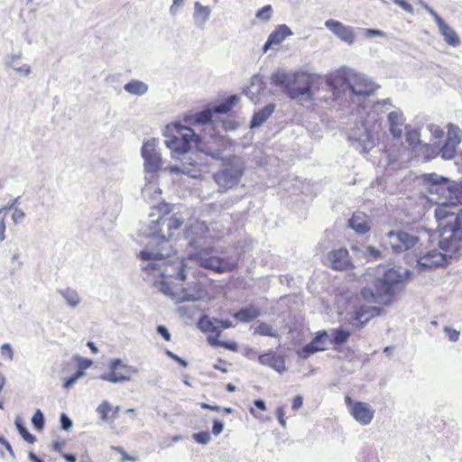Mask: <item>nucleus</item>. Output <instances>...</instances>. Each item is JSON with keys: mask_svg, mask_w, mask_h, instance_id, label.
<instances>
[{"mask_svg": "<svg viewBox=\"0 0 462 462\" xmlns=\"http://www.w3.org/2000/svg\"><path fill=\"white\" fill-rule=\"evenodd\" d=\"M429 193L428 200L437 205L435 217L439 231L441 252L430 251L418 261L421 269L440 266L458 256L462 241V185L457 186L448 179L436 173L420 177Z\"/></svg>", "mask_w": 462, "mask_h": 462, "instance_id": "nucleus-1", "label": "nucleus"}, {"mask_svg": "<svg viewBox=\"0 0 462 462\" xmlns=\"http://www.w3.org/2000/svg\"><path fill=\"white\" fill-rule=\"evenodd\" d=\"M162 242V248H155L152 243L146 245L145 248L139 253V257L147 262L143 269L153 277L162 278L161 282H155L160 291L166 282L170 287H173L172 283L175 281L184 282L187 272L190 269L188 268L184 259L175 256L176 250L171 244L163 239Z\"/></svg>", "mask_w": 462, "mask_h": 462, "instance_id": "nucleus-2", "label": "nucleus"}, {"mask_svg": "<svg viewBox=\"0 0 462 462\" xmlns=\"http://www.w3.org/2000/svg\"><path fill=\"white\" fill-rule=\"evenodd\" d=\"M169 211V205L154 208L142 223L139 231L141 236L150 238L147 245L152 243L155 248H162V239L171 244L170 238L180 229L184 219L179 214L170 215Z\"/></svg>", "mask_w": 462, "mask_h": 462, "instance_id": "nucleus-3", "label": "nucleus"}, {"mask_svg": "<svg viewBox=\"0 0 462 462\" xmlns=\"http://www.w3.org/2000/svg\"><path fill=\"white\" fill-rule=\"evenodd\" d=\"M410 270L402 267H393L377 277L374 287H365L360 291V297L369 302L383 305L393 303L403 287V282L409 278Z\"/></svg>", "mask_w": 462, "mask_h": 462, "instance_id": "nucleus-4", "label": "nucleus"}, {"mask_svg": "<svg viewBox=\"0 0 462 462\" xmlns=\"http://www.w3.org/2000/svg\"><path fill=\"white\" fill-rule=\"evenodd\" d=\"M204 228L202 223H197L191 226L189 231H187L186 237L189 238V245L191 248L188 254V260L217 273L233 271L236 266L235 262L212 254L213 248L207 245L206 236H203Z\"/></svg>", "mask_w": 462, "mask_h": 462, "instance_id": "nucleus-5", "label": "nucleus"}, {"mask_svg": "<svg viewBox=\"0 0 462 462\" xmlns=\"http://www.w3.org/2000/svg\"><path fill=\"white\" fill-rule=\"evenodd\" d=\"M272 83L281 88L291 99H311V77L305 73L286 72L278 69L273 73Z\"/></svg>", "mask_w": 462, "mask_h": 462, "instance_id": "nucleus-6", "label": "nucleus"}, {"mask_svg": "<svg viewBox=\"0 0 462 462\" xmlns=\"http://www.w3.org/2000/svg\"><path fill=\"white\" fill-rule=\"evenodd\" d=\"M164 136V143L171 150L172 158L189 152L199 142V135L193 129L180 124L168 125Z\"/></svg>", "mask_w": 462, "mask_h": 462, "instance_id": "nucleus-7", "label": "nucleus"}, {"mask_svg": "<svg viewBox=\"0 0 462 462\" xmlns=\"http://www.w3.org/2000/svg\"><path fill=\"white\" fill-rule=\"evenodd\" d=\"M388 242L393 251L395 253H402L411 249H415L418 251L417 254V264L416 267L420 272H426L428 270L432 269L434 266L427 267L425 270H422L420 264L418 263L419 259L421 255L425 254L427 251H423L420 249V246L422 245L423 237L429 240L428 234L423 231L421 235H417L415 233L406 232L402 230L398 231H390L386 234ZM430 250H428L430 252ZM435 251V249L433 250ZM436 252H439L436 250Z\"/></svg>", "mask_w": 462, "mask_h": 462, "instance_id": "nucleus-8", "label": "nucleus"}, {"mask_svg": "<svg viewBox=\"0 0 462 462\" xmlns=\"http://www.w3.org/2000/svg\"><path fill=\"white\" fill-rule=\"evenodd\" d=\"M380 126L372 116L369 119H363L360 125H356L349 135L352 145L362 152H368L379 143Z\"/></svg>", "mask_w": 462, "mask_h": 462, "instance_id": "nucleus-9", "label": "nucleus"}, {"mask_svg": "<svg viewBox=\"0 0 462 462\" xmlns=\"http://www.w3.org/2000/svg\"><path fill=\"white\" fill-rule=\"evenodd\" d=\"M159 140L151 138L143 142L141 155L143 160L145 180L152 183L156 180L157 173L162 170L163 161L159 147Z\"/></svg>", "mask_w": 462, "mask_h": 462, "instance_id": "nucleus-10", "label": "nucleus"}, {"mask_svg": "<svg viewBox=\"0 0 462 462\" xmlns=\"http://www.w3.org/2000/svg\"><path fill=\"white\" fill-rule=\"evenodd\" d=\"M243 174L244 166L241 159L230 156L226 162L222 163L221 168L213 175V178L219 190L226 192L239 183Z\"/></svg>", "mask_w": 462, "mask_h": 462, "instance_id": "nucleus-11", "label": "nucleus"}, {"mask_svg": "<svg viewBox=\"0 0 462 462\" xmlns=\"http://www.w3.org/2000/svg\"><path fill=\"white\" fill-rule=\"evenodd\" d=\"M340 74L344 85H346L351 95L357 97L371 96L378 88V86L369 77L353 69H342Z\"/></svg>", "mask_w": 462, "mask_h": 462, "instance_id": "nucleus-12", "label": "nucleus"}, {"mask_svg": "<svg viewBox=\"0 0 462 462\" xmlns=\"http://www.w3.org/2000/svg\"><path fill=\"white\" fill-rule=\"evenodd\" d=\"M108 367L110 372L101 374L99 379L112 383L129 382L132 380V375L139 374L137 367L124 363L120 358L112 359Z\"/></svg>", "mask_w": 462, "mask_h": 462, "instance_id": "nucleus-13", "label": "nucleus"}, {"mask_svg": "<svg viewBox=\"0 0 462 462\" xmlns=\"http://www.w3.org/2000/svg\"><path fill=\"white\" fill-rule=\"evenodd\" d=\"M383 309L366 305H356L348 313V322L356 328H362L371 319L382 315Z\"/></svg>", "mask_w": 462, "mask_h": 462, "instance_id": "nucleus-14", "label": "nucleus"}, {"mask_svg": "<svg viewBox=\"0 0 462 462\" xmlns=\"http://www.w3.org/2000/svg\"><path fill=\"white\" fill-rule=\"evenodd\" d=\"M161 291L164 294L169 295L174 300L180 301H196L202 297V291L197 288L190 289H175L170 287L169 284H163L161 288Z\"/></svg>", "mask_w": 462, "mask_h": 462, "instance_id": "nucleus-15", "label": "nucleus"}, {"mask_svg": "<svg viewBox=\"0 0 462 462\" xmlns=\"http://www.w3.org/2000/svg\"><path fill=\"white\" fill-rule=\"evenodd\" d=\"M389 132L394 139H401L404 130H407L403 112L400 108H393L387 114Z\"/></svg>", "mask_w": 462, "mask_h": 462, "instance_id": "nucleus-16", "label": "nucleus"}, {"mask_svg": "<svg viewBox=\"0 0 462 462\" xmlns=\"http://www.w3.org/2000/svg\"><path fill=\"white\" fill-rule=\"evenodd\" d=\"M325 26L341 41L348 44H352L355 42L356 37L353 27L346 26L333 19L327 20Z\"/></svg>", "mask_w": 462, "mask_h": 462, "instance_id": "nucleus-17", "label": "nucleus"}, {"mask_svg": "<svg viewBox=\"0 0 462 462\" xmlns=\"http://www.w3.org/2000/svg\"><path fill=\"white\" fill-rule=\"evenodd\" d=\"M350 413L360 424L368 425L374 418V411L366 402H356L350 408Z\"/></svg>", "mask_w": 462, "mask_h": 462, "instance_id": "nucleus-18", "label": "nucleus"}, {"mask_svg": "<svg viewBox=\"0 0 462 462\" xmlns=\"http://www.w3.org/2000/svg\"><path fill=\"white\" fill-rule=\"evenodd\" d=\"M328 337V335L327 331L322 330L318 332L317 336L309 344L303 346L300 356L302 358H308L311 354L325 350Z\"/></svg>", "mask_w": 462, "mask_h": 462, "instance_id": "nucleus-19", "label": "nucleus"}, {"mask_svg": "<svg viewBox=\"0 0 462 462\" xmlns=\"http://www.w3.org/2000/svg\"><path fill=\"white\" fill-rule=\"evenodd\" d=\"M23 57L22 51L14 54H7L4 58L3 64L5 69H12L14 72L27 78L31 74V67L28 64L19 66L17 63Z\"/></svg>", "mask_w": 462, "mask_h": 462, "instance_id": "nucleus-20", "label": "nucleus"}, {"mask_svg": "<svg viewBox=\"0 0 462 462\" xmlns=\"http://www.w3.org/2000/svg\"><path fill=\"white\" fill-rule=\"evenodd\" d=\"M393 108H394V106L390 98L378 100L373 104L364 119H369V117L372 116L373 119L382 126L380 115L383 113L388 114Z\"/></svg>", "mask_w": 462, "mask_h": 462, "instance_id": "nucleus-21", "label": "nucleus"}, {"mask_svg": "<svg viewBox=\"0 0 462 462\" xmlns=\"http://www.w3.org/2000/svg\"><path fill=\"white\" fill-rule=\"evenodd\" d=\"M265 89L266 87L263 80V77L256 74L252 77L251 84L245 90V93L252 102L257 103L260 100V97L264 95Z\"/></svg>", "mask_w": 462, "mask_h": 462, "instance_id": "nucleus-22", "label": "nucleus"}, {"mask_svg": "<svg viewBox=\"0 0 462 462\" xmlns=\"http://www.w3.org/2000/svg\"><path fill=\"white\" fill-rule=\"evenodd\" d=\"M328 257L331 267L335 270H345L350 264L348 251L345 248H339L330 252Z\"/></svg>", "mask_w": 462, "mask_h": 462, "instance_id": "nucleus-23", "label": "nucleus"}, {"mask_svg": "<svg viewBox=\"0 0 462 462\" xmlns=\"http://www.w3.org/2000/svg\"><path fill=\"white\" fill-rule=\"evenodd\" d=\"M211 15V8L203 5L200 2L194 3L193 23L199 29H203L208 22Z\"/></svg>", "mask_w": 462, "mask_h": 462, "instance_id": "nucleus-24", "label": "nucleus"}, {"mask_svg": "<svg viewBox=\"0 0 462 462\" xmlns=\"http://www.w3.org/2000/svg\"><path fill=\"white\" fill-rule=\"evenodd\" d=\"M348 226L359 234H365L371 228L367 216L361 212L353 214L348 220Z\"/></svg>", "mask_w": 462, "mask_h": 462, "instance_id": "nucleus-25", "label": "nucleus"}, {"mask_svg": "<svg viewBox=\"0 0 462 462\" xmlns=\"http://www.w3.org/2000/svg\"><path fill=\"white\" fill-rule=\"evenodd\" d=\"M258 360L262 365H268L279 373L285 371V363L283 358L273 353L261 355Z\"/></svg>", "mask_w": 462, "mask_h": 462, "instance_id": "nucleus-26", "label": "nucleus"}, {"mask_svg": "<svg viewBox=\"0 0 462 462\" xmlns=\"http://www.w3.org/2000/svg\"><path fill=\"white\" fill-rule=\"evenodd\" d=\"M275 108L274 104H268L263 109L255 112L250 122L251 128H256L261 126L273 113Z\"/></svg>", "mask_w": 462, "mask_h": 462, "instance_id": "nucleus-27", "label": "nucleus"}, {"mask_svg": "<svg viewBox=\"0 0 462 462\" xmlns=\"http://www.w3.org/2000/svg\"><path fill=\"white\" fill-rule=\"evenodd\" d=\"M261 314L259 308L250 305L242 308L240 310L234 314V317L241 322H249L254 319L259 317Z\"/></svg>", "mask_w": 462, "mask_h": 462, "instance_id": "nucleus-28", "label": "nucleus"}, {"mask_svg": "<svg viewBox=\"0 0 462 462\" xmlns=\"http://www.w3.org/2000/svg\"><path fill=\"white\" fill-rule=\"evenodd\" d=\"M124 89L129 94L141 97L147 93L149 87L143 81L133 79L124 86Z\"/></svg>", "mask_w": 462, "mask_h": 462, "instance_id": "nucleus-29", "label": "nucleus"}, {"mask_svg": "<svg viewBox=\"0 0 462 462\" xmlns=\"http://www.w3.org/2000/svg\"><path fill=\"white\" fill-rule=\"evenodd\" d=\"M239 101V97L232 95L224 99L220 104L213 106L215 114H226L229 112Z\"/></svg>", "mask_w": 462, "mask_h": 462, "instance_id": "nucleus-30", "label": "nucleus"}, {"mask_svg": "<svg viewBox=\"0 0 462 462\" xmlns=\"http://www.w3.org/2000/svg\"><path fill=\"white\" fill-rule=\"evenodd\" d=\"M291 30L286 24H281L270 35V42L281 43L287 36L292 35Z\"/></svg>", "mask_w": 462, "mask_h": 462, "instance_id": "nucleus-31", "label": "nucleus"}, {"mask_svg": "<svg viewBox=\"0 0 462 462\" xmlns=\"http://www.w3.org/2000/svg\"><path fill=\"white\" fill-rule=\"evenodd\" d=\"M440 33L443 35L446 42L453 47H457L460 43L459 37L457 33L448 24L439 30Z\"/></svg>", "mask_w": 462, "mask_h": 462, "instance_id": "nucleus-32", "label": "nucleus"}, {"mask_svg": "<svg viewBox=\"0 0 462 462\" xmlns=\"http://www.w3.org/2000/svg\"><path fill=\"white\" fill-rule=\"evenodd\" d=\"M58 292L65 299L68 305L76 308L80 302V297L78 292L70 288L59 290Z\"/></svg>", "mask_w": 462, "mask_h": 462, "instance_id": "nucleus-33", "label": "nucleus"}, {"mask_svg": "<svg viewBox=\"0 0 462 462\" xmlns=\"http://www.w3.org/2000/svg\"><path fill=\"white\" fill-rule=\"evenodd\" d=\"M14 425L19 431L21 437L27 441L28 443H34L36 440V438L31 434L26 427L23 425V421L20 417H16L14 420Z\"/></svg>", "mask_w": 462, "mask_h": 462, "instance_id": "nucleus-34", "label": "nucleus"}, {"mask_svg": "<svg viewBox=\"0 0 462 462\" xmlns=\"http://www.w3.org/2000/svg\"><path fill=\"white\" fill-rule=\"evenodd\" d=\"M191 165H192V163H189V165H186V164L171 165V166H167V167H164V168L162 167V171H163L165 172H170V173H172V174L190 175L191 177L195 178L196 175L191 173V169H190Z\"/></svg>", "mask_w": 462, "mask_h": 462, "instance_id": "nucleus-35", "label": "nucleus"}, {"mask_svg": "<svg viewBox=\"0 0 462 462\" xmlns=\"http://www.w3.org/2000/svg\"><path fill=\"white\" fill-rule=\"evenodd\" d=\"M456 147L457 144L452 143V142L446 141L443 146L438 150V154H440L441 158L444 160H451L455 157Z\"/></svg>", "mask_w": 462, "mask_h": 462, "instance_id": "nucleus-36", "label": "nucleus"}, {"mask_svg": "<svg viewBox=\"0 0 462 462\" xmlns=\"http://www.w3.org/2000/svg\"><path fill=\"white\" fill-rule=\"evenodd\" d=\"M254 334H258L260 336H268L272 337H277L279 336L277 330L273 329L272 326L264 322H261L254 328Z\"/></svg>", "mask_w": 462, "mask_h": 462, "instance_id": "nucleus-37", "label": "nucleus"}, {"mask_svg": "<svg viewBox=\"0 0 462 462\" xmlns=\"http://www.w3.org/2000/svg\"><path fill=\"white\" fill-rule=\"evenodd\" d=\"M447 141L457 145L462 141V131L457 125L450 124L448 125Z\"/></svg>", "mask_w": 462, "mask_h": 462, "instance_id": "nucleus-38", "label": "nucleus"}, {"mask_svg": "<svg viewBox=\"0 0 462 462\" xmlns=\"http://www.w3.org/2000/svg\"><path fill=\"white\" fill-rule=\"evenodd\" d=\"M332 343L336 345H342L346 343L350 337V333L342 328H337L332 331Z\"/></svg>", "mask_w": 462, "mask_h": 462, "instance_id": "nucleus-39", "label": "nucleus"}, {"mask_svg": "<svg viewBox=\"0 0 462 462\" xmlns=\"http://www.w3.org/2000/svg\"><path fill=\"white\" fill-rule=\"evenodd\" d=\"M213 114H215L213 111V107L205 109L204 111L197 113L194 116V121L199 125L210 123Z\"/></svg>", "mask_w": 462, "mask_h": 462, "instance_id": "nucleus-40", "label": "nucleus"}, {"mask_svg": "<svg viewBox=\"0 0 462 462\" xmlns=\"http://www.w3.org/2000/svg\"><path fill=\"white\" fill-rule=\"evenodd\" d=\"M207 323L208 325V328H210L212 331H215L216 329L221 328H228L232 326V322L229 320H219V319H214V321L208 320V319H202L200 321V324L203 325L204 323Z\"/></svg>", "mask_w": 462, "mask_h": 462, "instance_id": "nucleus-41", "label": "nucleus"}, {"mask_svg": "<svg viewBox=\"0 0 462 462\" xmlns=\"http://www.w3.org/2000/svg\"><path fill=\"white\" fill-rule=\"evenodd\" d=\"M112 410V405L107 401H103L97 408V412L100 414V420L105 422L107 420L108 413Z\"/></svg>", "mask_w": 462, "mask_h": 462, "instance_id": "nucleus-42", "label": "nucleus"}, {"mask_svg": "<svg viewBox=\"0 0 462 462\" xmlns=\"http://www.w3.org/2000/svg\"><path fill=\"white\" fill-rule=\"evenodd\" d=\"M365 256L371 261H377L382 259V252L374 246H366L364 253Z\"/></svg>", "mask_w": 462, "mask_h": 462, "instance_id": "nucleus-43", "label": "nucleus"}, {"mask_svg": "<svg viewBox=\"0 0 462 462\" xmlns=\"http://www.w3.org/2000/svg\"><path fill=\"white\" fill-rule=\"evenodd\" d=\"M419 145L426 160H430L438 154V150L430 144H420L419 142Z\"/></svg>", "mask_w": 462, "mask_h": 462, "instance_id": "nucleus-44", "label": "nucleus"}, {"mask_svg": "<svg viewBox=\"0 0 462 462\" xmlns=\"http://www.w3.org/2000/svg\"><path fill=\"white\" fill-rule=\"evenodd\" d=\"M32 423L34 426V428L37 430H42L43 428L44 416H43V413L40 410H37L34 412L33 416L32 417Z\"/></svg>", "mask_w": 462, "mask_h": 462, "instance_id": "nucleus-45", "label": "nucleus"}, {"mask_svg": "<svg viewBox=\"0 0 462 462\" xmlns=\"http://www.w3.org/2000/svg\"><path fill=\"white\" fill-rule=\"evenodd\" d=\"M205 153L208 156H210L213 160L222 161L223 163L226 162L227 161V159L229 158V157L225 156L223 154V151L220 149H217V150L208 149L205 152Z\"/></svg>", "mask_w": 462, "mask_h": 462, "instance_id": "nucleus-46", "label": "nucleus"}, {"mask_svg": "<svg viewBox=\"0 0 462 462\" xmlns=\"http://www.w3.org/2000/svg\"><path fill=\"white\" fill-rule=\"evenodd\" d=\"M85 375V371L82 369H79L74 374H72L70 377H69L65 383L64 387L69 389L74 385V383H77V381L83 377Z\"/></svg>", "mask_w": 462, "mask_h": 462, "instance_id": "nucleus-47", "label": "nucleus"}, {"mask_svg": "<svg viewBox=\"0 0 462 462\" xmlns=\"http://www.w3.org/2000/svg\"><path fill=\"white\" fill-rule=\"evenodd\" d=\"M25 217V212L20 208H15L11 215V218L14 225L22 223L24 220Z\"/></svg>", "mask_w": 462, "mask_h": 462, "instance_id": "nucleus-48", "label": "nucleus"}, {"mask_svg": "<svg viewBox=\"0 0 462 462\" xmlns=\"http://www.w3.org/2000/svg\"><path fill=\"white\" fill-rule=\"evenodd\" d=\"M194 440L199 444H208L211 439L209 432L200 431L192 435Z\"/></svg>", "mask_w": 462, "mask_h": 462, "instance_id": "nucleus-49", "label": "nucleus"}, {"mask_svg": "<svg viewBox=\"0 0 462 462\" xmlns=\"http://www.w3.org/2000/svg\"><path fill=\"white\" fill-rule=\"evenodd\" d=\"M272 15V6L265 5L256 13V17L264 21H268Z\"/></svg>", "mask_w": 462, "mask_h": 462, "instance_id": "nucleus-50", "label": "nucleus"}, {"mask_svg": "<svg viewBox=\"0 0 462 462\" xmlns=\"http://www.w3.org/2000/svg\"><path fill=\"white\" fill-rule=\"evenodd\" d=\"M5 208H0V242H3L5 239Z\"/></svg>", "mask_w": 462, "mask_h": 462, "instance_id": "nucleus-51", "label": "nucleus"}, {"mask_svg": "<svg viewBox=\"0 0 462 462\" xmlns=\"http://www.w3.org/2000/svg\"><path fill=\"white\" fill-rule=\"evenodd\" d=\"M60 421V427L64 430L68 431L73 426L72 420L65 413H61Z\"/></svg>", "mask_w": 462, "mask_h": 462, "instance_id": "nucleus-52", "label": "nucleus"}, {"mask_svg": "<svg viewBox=\"0 0 462 462\" xmlns=\"http://www.w3.org/2000/svg\"><path fill=\"white\" fill-rule=\"evenodd\" d=\"M222 127L226 130V131H236L238 126H239V124L235 121V120H224L222 122H220Z\"/></svg>", "mask_w": 462, "mask_h": 462, "instance_id": "nucleus-53", "label": "nucleus"}, {"mask_svg": "<svg viewBox=\"0 0 462 462\" xmlns=\"http://www.w3.org/2000/svg\"><path fill=\"white\" fill-rule=\"evenodd\" d=\"M444 331L448 334V339L451 342H457L459 338L460 331L451 328L448 326L444 328Z\"/></svg>", "mask_w": 462, "mask_h": 462, "instance_id": "nucleus-54", "label": "nucleus"}, {"mask_svg": "<svg viewBox=\"0 0 462 462\" xmlns=\"http://www.w3.org/2000/svg\"><path fill=\"white\" fill-rule=\"evenodd\" d=\"M1 354L2 356H7L9 360L14 359V351L9 343H5L1 346Z\"/></svg>", "mask_w": 462, "mask_h": 462, "instance_id": "nucleus-55", "label": "nucleus"}, {"mask_svg": "<svg viewBox=\"0 0 462 462\" xmlns=\"http://www.w3.org/2000/svg\"><path fill=\"white\" fill-rule=\"evenodd\" d=\"M393 3L402 8L405 12L410 14L413 13L412 5L405 0H394Z\"/></svg>", "mask_w": 462, "mask_h": 462, "instance_id": "nucleus-56", "label": "nucleus"}, {"mask_svg": "<svg viewBox=\"0 0 462 462\" xmlns=\"http://www.w3.org/2000/svg\"><path fill=\"white\" fill-rule=\"evenodd\" d=\"M224 430V423L220 420H214L212 426V433L215 436L219 435Z\"/></svg>", "mask_w": 462, "mask_h": 462, "instance_id": "nucleus-57", "label": "nucleus"}, {"mask_svg": "<svg viewBox=\"0 0 462 462\" xmlns=\"http://www.w3.org/2000/svg\"><path fill=\"white\" fill-rule=\"evenodd\" d=\"M166 355L173 359L174 361L178 362L180 365H182L183 367H186L188 365V363L181 357L178 356L177 355H175L174 353H172L171 351L170 350H166Z\"/></svg>", "mask_w": 462, "mask_h": 462, "instance_id": "nucleus-58", "label": "nucleus"}, {"mask_svg": "<svg viewBox=\"0 0 462 462\" xmlns=\"http://www.w3.org/2000/svg\"><path fill=\"white\" fill-rule=\"evenodd\" d=\"M19 199H20V197L10 199L7 202V204L2 208H5V213L6 214L7 210H14L15 208H18L17 204L19 202Z\"/></svg>", "mask_w": 462, "mask_h": 462, "instance_id": "nucleus-59", "label": "nucleus"}, {"mask_svg": "<svg viewBox=\"0 0 462 462\" xmlns=\"http://www.w3.org/2000/svg\"><path fill=\"white\" fill-rule=\"evenodd\" d=\"M365 35L366 37H374V36H385V32L381 31V30H377V29H365Z\"/></svg>", "mask_w": 462, "mask_h": 462, "instance_id": "nucleus-60", "label": "nucleus"}, {"mask_svg": "<svg viewBox=\"0 0 462 462\" xmlns=\"http://www.w3.org/2000/svg\"><path fill=\"white\" fill-rule=\"evenodd\" d=\"M284 415H285V412H284L283 407H279L276 411V416H277V419L282 428L286 427V420L284 419Z\"/></svg>", "mask_w": 462, "mask_h": 462, "instance_id": "nucleus-61", "label": "nucleus"}, {"mask_svg": "<svg viewBox=\"0 0 462 462\" xmlns=\"http://www.w3.org/2000/svg\"><path fill=\"white\" fill-rule=\"evenodd\" d=\"M429 128L432 132V134L435 139H439L444 134V132L439 126L430 125H429Z\"/></svg>", "mask_w": 462, "mask_h": 462, "instance_id": "nucleus-62", "label": "nucleus"}, {"mask_svg": "<svg viewBox=\"0 0 462 462\" xmlns=\"http://www.w3.org/2000/svg\"><path fill=\"white\" fill-rule=\"evenodd\" d=\"M157 333L161 335L165 340L171 339V333L164 326H158L157 327Z\"/></svg>", "mask_w": 462, "mask_h": 462, "instance_id": "nucleus-63", "label": "nucleus"}, {"mask_svg": "<svg viewBox=\"0 0 462 462\" xmlns=\"http://www.w3.org/2000/svg\"><path fill=\"white\" fill-rule=\"evenodd\" d=\"M302 402H303L302 396H300V395L295 396L292 400V405H291L292 410L293 411L299 410L302 406Z\"/></svg>", "mask_w": 462, "mask_h": 462, "instance_id": "nucleus-64", "label": "nucleus"}]
</instances>
